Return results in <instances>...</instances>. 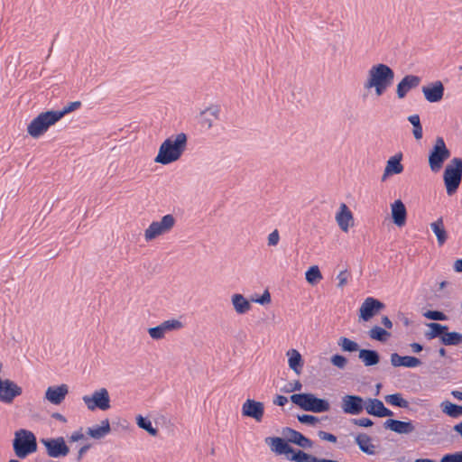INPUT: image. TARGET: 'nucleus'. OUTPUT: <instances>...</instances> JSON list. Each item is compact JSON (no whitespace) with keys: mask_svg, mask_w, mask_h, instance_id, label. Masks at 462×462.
Masks as SVG:
<instances>
[{"mask_svg":"<svg viewBox=\"0 0 462 462\" xmlns=\"http://www.w3.org/2000/svg\"><path fill=\"white\" fill-rule=\"evenodd\" d=\"M355 442L362 453L366 456H377L380 446L374 444L373 439L366 433H359L355 437Z\"/></svg>","mask_w":462,"mask_h":462,"instance_id":"6ab92c4d","label":"nucleus"},{"mask_svg":"<svg viewBox=\"0 0 462 462\" xmlns=\"http://www.w3.org/2000/svg\"><path fill=\"white\" fill-rule=\"evenodd\" d=\"M453 430L462 439V421L453 426Z\"/></svg>","mask_w":462,"mask_h":462,"instance_id":"e2e57ef3","label":"nucleus"},{"mask_svg":"<svg viewBox=\"0 0 462 462\" xmlns=\"http://www.w3.org/2000/svg\"><path fill=\"white\" fill-rule=\"evenodd\" d=\"M338 345L341 346L343 351L346 352H356L359 347L356 342L344 337L339 338Z\"/></svg>","mask_w":462,"mask_h":462,"instance_id":"37998d69","label":"nucleus"},{"mask_svg":"<svg viewBox=\"0 0 462 462\" xmlns=\"http://www.w3.org/2000/svg\"><path fill=\"white\" fill-rule=\"evenodd\" d=\"M315 456L305 453L301 450H298L297 452H292L291 457H288V458L294 462H313Z\"/></svg>","mask_w":462,"mask_h":462,"instance_id":"c03bdc74","label":"nucleus"},{"mask_svg":"<svg viewBox=\"0 0 462 462\" xmlns=\"http://www.w3.org/2000/svg\"><path fill=\"white\" fill-rule=\"evenodd\" d=\"M364 409L369 415L379 418L392 417L393 411L387 409L382 401L375 398H368L365 400Z\"/></svg>","mask_w":462,"mask_h":462,"instance_id":"aec40b11","label":"nucleus"},{"mask_svg":"<svg viewBox=\"0 0 462 462\" xmlns=\"http://www.w3.org/2000/svg\"><path fill=\"white\" fill-rule=\"evenodd\" d=\"M349 280V273L346 270L340 271L337 275V288L343 291Z\"/></svg>","mask_w":462,"mask_h":462,"instance_id":"a18cd8bd","label":"nucleus"},{"mask_svg":"<svg viewBox=\"0 0 462 462\" xmlns=\"http://www.w3.org/2000/svg\"><path fill=\"white\" fill-rule=\"evenodd\" d=\"M183 327L184 325L180 319H170L155 327L149 328L147 332L152 340L159 341L164 339L168 333L179 331Z\"/></svg>","mask_w":462,"mask_h":462,"instance_id":"9b49d317","label":"nucleus"},{"mask_svg":"<svg viewBox=\"0 0 462 462\" xmlns=\"http://www.w3.org/2000/svg\"><path fill=\"white\" fill-rule=\"evenodd\" d=\"M424 317L431 320L443 321L447 319V316L439 310H428L424 313Z\"/></svg>","mask_w":462,"mask_h":462,"instance_id":"8fccbe9b","label":"nucleus"},{"mask_svg":"<svg viewBox=\"0 0 462 462\" xmlns=\"http://www.w3.org/2000/svg\"><path fill=\"white\" fill-rule=\"evenodd\" d=\"M384 307V304L377 299L373 297L365 299L358 310V321H370L374 316L379 314Z\"/></svg>","mask_w":462,"mask_h":462,"instance_id":"ddd939ff","label":"nucleus"},{"mask_svg":"<svg viewBox=\"0 0 462 462\" xmlns=\"http://www.w3.org/2000/svg\"><path fill=\"white\" fill-rule=\"evenodd\" d=\"M394 80V71L387 64L374 63L366 72L363 81V99L370 96L380 97L386 93Z\"/></svg>","mask_w":462,"mask_h":462,"instance_id":"f257e3e1","label":"nucleus"},{"mask_svg":"<svg viewBox=\"0 0 462 462\" xmlns=\"http://www.w3.org/2000/svg\"><path fill=\"white\" fill-rule=\"evenodd\" d=\"M85 439V434L82 432L81 430H75L71 433V435L69 438V442H79Z\"/></svg>","mask_w":462,"mask_h":462,"instance_id":"5fc2aeb1","label":"nucleus"},{"mask_svg":"<svg viewBox=\"0 0 462 462\" xmlns=\"http://www.w3.org/2000/svg\"><path fill=\"white\" fill-rule=\"evenodd\" d=\"M188 136L178 133L166 138L159 146L153 162L161 165H169L178 162L187 148Z\"/></svg>","mask_w":462,"mask_h":462,"instance_id":"f03ea898","label":"nucleus"},{"mask_svg":"<svg viewBox=\"0 0 462 462\" xmlns=\"http://www.w3.org/2000/svg\"><path fill=\"white\" fill-rule=\"evenodd\" d=\"M288 402L287 397L283 395H277L273 400V403L278 406H284Z\"/></svg>","mask_w":462,"mask_h":462,"instance_id":"13d9d810","label":"nucleus"},{"mask_svg":"<svg viewBox=\"0 0 462 462\" xmlns=\"http://www.w3.org/2000/svg\"><path fill=\"white\" fill-rule=\"evenodd\" d=\"M135 422L140 429L145 430L150 436L156 437L158 435V429L153 427L152 420L149 418L139 414L135 417Z\"/></svg>","mask_w":462,"mask_h":462,"instance_id":"72a5a7b5","label":"nucleus"},{"mask_svg":"<svg viewBox=\"0 0 462 462\" xmlns=\"http://www.w3.org/2000/svg\"><path fill=\"white\" fill-rule=\"evenodd\" d=\"M431 231L437 237V242L439 246L443 245L448 239V232L445 228L442 217H439L430 225Z\"/></svg>","mask_w":462,"mask_h":462,"instance_id":"2f4dec72","label":"nucleus"},{"mask_svg":"<svg viewBox=\"0 0 462 462\" xmlns=\"http://www.w3.org/2000/svg\"><path fill=\"white\" fill-rule=\"evenodd\" d=\"M220 106L217 104H210L199 113L198 118L200 125L205 129H211L214 122L219 119Z\"/></svg>","mask_w":462,"mask_h":462,"instance_id":"f3484780","label":"nucleus"},{"mask_svg":"<svg viewBox=\"0 0 462 462\" xmlns=\"http://www.w3.org/2000/svg\"><path fill=\"white\" fill-rule=\"evenodd\" d=\"M298 420L308 425H316L319 422V419L317 417L310 414L299 415Z\"/></svg>","mask_w":462,"mask_h":462,"instance_id":"3c124183","label":"nucleus"},{"mask_svg":"<svg viewBox=\"0 0 462 462\" xmlns=\"http://www.w3.org/2000/svg\"><path fill=\"white\" fill-rule=\"evenodd\" d=\"M425 99L430 103L439 102L444 95V86L441 81H435L432 84L422 87L421 89Z\"/></svg>","mask_w":462,"mask_h":462,"instance_id":"393cba45","label":"nucleus"},{"mask_svg":"<svg viewBox=\"0 0 462 462\" xmlns=\"http://www.w3.org/2000/svg\"><path fill=\"white\" fill-rule=\"evenodd\" d=\"M409 122L413 125L412 134L416 140L422 138V127L418 115H412L408 117Z\"/></svg>","mask_w":462,"mask_h":462,"instance_id":"79ce46f5","label":"nucleus"},{"mask_svg":"<svg viewBox=\"0 0 462 462\" xmlns=\"http://www.w3.org/2000/svg\"><path fill=\"white\" fill-rule=\"evenodd\" d=\"M68 393L69 387L67 384L50 386L45 391L44 399L51 404L59 405L64 401Z\"/></svg>","mask_w":462,"mask_h":462,"instance_id":"5701e85b","label":"nucleus"},{"mask_svg":"<svg viewBox=\"0 0 462 462\" xmlns=\"http://www.w3.org/2000/svg\"><path fill=\"white\" fill-rule=\"evenodd\" d=\"M330 363L338 369H345L347 359L341 355H334L330 357Z\"/></svg>","mask_w":462,"mask_h":462,"instance_id":"49530a36","label":"nucleus"},{"mask_svg":"<svg viewBox=\"0 0 462 462\" xmlns=\"http://www.w3.org/2000/svg\"><path fill=\"white\" fill-rule=\"evenodd\" d=\"M402 154L401 152L391 156L385 164L382 180H387L389 177L396 174H401L403 171V165L402 164Z\"/></svg>","mask_w":462,"mask_h":462,"instance_id":"b1692460","label":"nucleus"},{"mask_svg":"<svg viewBox=\"0 0 462 462\" xmlns=\"http://www.w3.org/2000/svg\"><path fill=\"white\" fill-rule=\"evenodd\" d=\"M111 430L110 423L107 419L103 420L100 424L88 428L87 435L94 439H101Z\"/></svg>","mask_w":462,"mask_h":462,"instance_id":"7c9ffc66","label":"nucleus"},{"mask_svg":"<svg viewBox=\"0 0 462 462\" xmlns=\"http://www.w3.org/2000/svg\"><path fill=\"white\" fill-rule=\"evenodd\" d=\"M411 347L414 353H419L422 350V346L419 343H412L411 344Z\"/></svg>","mask_w":462,"mask_h":462,"instance_id":"69168bd1","label":"nucleus"},{"mask_svg":"<svg viewBox=\"0 0 462 462\" xmlns=\"http://www.w3.org/2000/svg\"><path fill=\"white\" fill-rule=\"evenodd\" d=\"M440 342L445 346H457L462 343V333L448 332L446 330L441 337Z\"/></svg>","mask_w":462,"mask_h":462,"instance_id":"e433bc0d","label":"nucleus"},{"mask_svg":"<svg viewBox=\"0 0 462 462\" xmlns=\"http://www.w3.org/2000/svg\"><path fill=\"white\" fill-rule=\"evenodd\" d=\"M288 368L296 375H300L304 367V359L296 348H289L285 352Z\"/></svg>","mask_w":462,"mask_h":462,"instance_id":"412c9836","label":"nucleus"},{"mask_svg":"<svg viewBox=\"0 0 462 462\" xmlns=\"http://www.w3.org/2000/svg\"><path fill=\"white\" fill-rule=\"evenodd\" d=\"M52 418L56 419L57 420H60L62 423L67 422V419L60 412H54L51 415Z\"/></svg>","mask_w":462,"mask_h":462,"instance_id":"680f3d73","label":"nucleus"},{"mask_svg":"<svg viewBox=\"0 0 462 462\" xmlns=\"http://www.w3.org/2000/svg\"><path fill=\"white\" fill-rule=\"evenodd\" d=\"M390 361L391 365L394 367L403 366L408 368H414L420 365L421 364L420 360L417 357L411 356H402L396 353L391 355Z\"/></svg>","mask_w":462,"mask_h":462,"instance_id":"c756f323","label":"nucleus"},{"mask_svg":"<svg viewBox=\"0 0 462 462\" xmlns=\"http://www.w3.org/2000/svg\"><path fill=\"white\" fill-rule=\"evenodd\" d=\"M302 389V383L299 380H294L288 384L284 390L286 393L297 392Z\"/></svg>","mask_w":462,"mask_h":462,"instance_id":"864d4df0","label":"nucleus"},{"mask_svg":"<svg viewBox=\"0 0 462 462\" xmlns=\"http://www.w3.org/2000/svg\"><path fill=\"white\" fill-rule=\"evenodd\" d=\"M337 226L343 234H348L356 226V218L350 208L344 202L338 204L334 213Z\"/></svg>","mask_w":462,"mask_h":462,"instance_id":"9d476101","label":"nucleus"},{"mask_svg":"<svg viewBox=\"0 0 462 462\" xmlns=\"http://www.w3.org/2000/svg\"><path fill=\"white\" fill-rule=\"evenodd\" d=\"M420 79L419 77L414 75L405 76L396 87V94L398 98H403L406 94L412 88L419 86Z\"/></svg>","mask_w":462,"mask_h":462,"instance_id":"cd10ccee","label":"nucleus"},{"mask_svg":"<svg viewBox=\"0 0 462 462\" xmlns=\"http://www.w3.org/2000/svg\"><path fill=\"white\" fill-rule=\"evenodd\" d=\"M252 302L259 305H269L272 302V296L268 290H264L260 297L253 298Z\"/></svg>","mask_w":462,"mask_h":462,"instance_id":"de8ad7c7","label":"nucleus"},{"mask_svg":"<svg viewBox=\"0 0 462 462\" xmlns=\"http://www.w3.org/2000/svg\"><path fill=\"white\" fill-rule=\"evenodd\" d=\"M280 242V234L277 229H274L268 235L267 245L269 246H276Z\"/></svg>","mask_w":462,"mask_h":462,"instance_id":"603ef678","label":"nucleus"},{"mask_svg":"<svg viewBox=\"0 0 462 462\" xmlns=\"http://www.w3.org/2000/svg\"><path fill=\"white\" fill-rule=\"evenodd\" d=\"M305 279L310 285L316 286L323 279L319 267L318 265L309 267L305 272Z\"/></svg>","mask_w":462,"mask_h":462,"instance_id":"c9c22d12","label":"nucleus"},{"mask_svg":"<svg viewBox=\"0 0 462 462\" xmlns=\"http://www.w3.org/2000/svg\"><path fill=\"white\" fill-rule=\"evenodd\" d=\"M81 106L79 101H73L68 103L64 106L60 110H54V114L56 115L59 121L63 118L66 115L77 110Z\"/></svg>","mask_w":462,"mask_h":462,"instance_id":"ea45409f","label":"nucleus"},{"mask_svg":"<svg viewBox=\"0 0 462 462\" xmlns=\"http://www.w3.org/2000/svg\"><path fill=\"white\" fill-rule=\"evenodd\" d=\"M451 394L454 398L462 401V392L454 390L451 392Z\"/></svg>","mask_w":462,"mask_h":462,"instance_id":"338daca9","label":"nucleus"},{"mask_svg":"<svg viewBox=\"0 0 462 462\" xmlns=\"http://www.w3.org/2000/svg\"><path fill=\"white\" fill-rule=\"evenodd\" d=\"M319 437L322 440L329 441V442H332V443L337 442V437L335 435H333L331 433H328V432H326V431H319Z\"/></svg>","mask_w":462,"mask_h":462,"instance_id":"6e6d98bb","label":"nucleus"},{"mask_svg":"<svg viewBox=\"0 0 462 462\" xmlns=\"http://www.w3.org/2000/svg\"><path fill=\"white\" fill-rule=\"evenodd\" d=\"M58 122L59 119L54 114V110L41 112L27 125V134L32 139H39Z\"/></svg>","mask_w":462,"mask_h":462,"instance_id":"7ed1b4c3","label":"nucleus"},{"mask_svg":"<svg viewBox=\"0 0 462 462\" xmlns=\"http://www.w3.org/2000/svg\"><path fill=\"white\" fill-rule=\"evenodd\" d=\"M291 401L300 409L312 412H325L330 409L328 401L316 397L313 393H294Z\"/></svg>","mask_w":462,"mask_h":462,"instance_id":"0eeeda50","label":"nucleus"},{"mask_svg":"<svg viewBox=\"0 0 462 462\" xmlns=\"http://www.w3.org/2000/svg\"><path fill=\"white\" fill-rule=\"evenodd\" d=\"M23 389L15 382L4 379L0 382V402L11 404L14 399L21 396Z\"/></svg>","mask_w":462,"mask_h":462,"instance_id":"2eb2a0df","label":"nucleus"},{"mask_svg":"<svg viewBox=\"0 0 462 462\" xmlns=\"http://www.w3.org/2000/svg\"><path fill=\"white\" fill-rule=\"evenodd\" d=\"M391 219L393 225L399 228L407 223V208L401 199H395L390 204Z\"/></svg>","mask_w":462,"mask_h":462,"instance_id":"a211bd4d","label":"nucleus"},{"mask_svg":"<svg viewBox=\"0 0 462 462\" xmlns=\"http://www.w3.org/2000/svg\"><path fill=\"white\" fill-rule=\"evenodd\" d=\"M354 423L360 427L368 428L373 425V421L368 418H361L354 420Z\"/></svg>","mask_w":462,"mask_h":462,"instance_id":"4d7b16f0","label":"nucleus"},{"mask_svg":"<svg viewBox=\"0 0 462 462\" xmlns=\"http://www.w3.org/2000/svg\"><path fill=\"white\" fill-rule=\"evenodd\" d=\"M176 225V218L171 214L162 216L159 220L152 221L143 230V239L150 243L169 234Z\"/></svg>","mask_w":462,"mask_h":462,"instance_id":"39448f33","label":"nucleus"},{"mask_svg":"<svg viewBox=\"0 0 462 462\" xmlns=\"http://www.w3.org/2000/svg\"><path fill=\"white\" fill-rule=\"evenodd\" d=\"M381 322L384 326V328L388 329H391L393 328V322L387 316L382 317Z\"/></svg>","mask_w":462,"mask_h":462,"instance_id":"052dcab7","label":"nucleus"},{"mask_svg":"<svg viewBox=\"0 0 462 462\" xmlns=\"http://www.w3.org/2000/svg\"><path fill=\"white\" fill-rule=\"evenodd\" d=\"M271 450L277 455H290L293 452V448L288 444L284 439L280 437H271L265 439Z\"/></svg>","mask_w":462,"mask_h":462,"instance_id":"bb28decb","label":"nucleus"},{"mask_svg":"<svg viewBox=\"0 0 462 462\" xmlns=\"http://www.w3.org/2000/svg\"><path fill=\"white\" fill-rule=\"evenodd\" d=\"M46 454L51 458L65 457L69 454V448L63 437L42 439Z\"/></svg>","mask_w":462,"mask_h":462,"instance_id":"f8f14e48","label":"nucleus"},{"mask_svg":"<svg viewBox=\"0 0 462 462\" xmlns=\"http://www.w3.org/2000/svg\"><path fill=\"white\" fill-rule=\"evenodd\" d=\"M282 434L288 442L293 443L302 448H311L313 446L310 439L291 428L284 429Z\"/></svg>","mask_w":462,"mask_h":462,"instance_id":"a878e982","label":"nucleus"},{"mask_svg":"<svg viewBox=\"0 0 462 462\" xmlns=\"http://www.w3.org/2000/svg\"><path fill=\"white\" fill-rule=\"evenodd\" d=\"M82 402L87 409L91 411L97 409L106 411L111 407L109 393L104 387L94 391L91 394L84 395Z\"/></svg>","mask_w":462,"mask_h":462,"instance_id":"1a4fd4ad","label":"nucleus"},{"mask_svg":"<svg viewBox=\"0 0 462 462\" xmlns=\"http://www.w3.org/2000/svg\"><path fill=\"white\" fill-rule=\"evenodd\" d=\"M365 400L358 395L346 394L341 398V409L344 413L358 415L364 410Z\"/></svg>","mask_w":462,"mask_h":462,"instance_id":"dca6fc26","label":"nucleus"},{"mask_svg":"<svg viewBox=\"0 0 462 462\" xmlns=\"http://www.w3.org/2000/svg\"><path fill=\"white\" fill-rule=\"evenodd\" d=\"M440 409L443 413L451 418H458L462 416V406L452 403L449 401H443L440 403Z\"/></svg>","mask_w":462,"mask_h":462,"instance_id":"f704fd0d","label":"nucleus"},{"mask_svg":"<svg viewBox=\"0 0 462 462\" xmlns=\"http://www.w3.org/2000/svg\"><path fill=\"white\" fill-rule=\"evenodd\" d=\"M13 448L15 456L19 458H24L36 452L37 440L35 435L25 429L16 430L13 439Z\"/></svg>","mask_w":462,"mask_h":462,"instance_id":"20e7f679","label":"nucleus"},{"mask_svg":"<svg viewBox=\"0 0 462 462\" xmlns=\"http://www.w3.org/2000/svg\"><path fill=\"white\" fill-rule=\"evenodd\" d=\"M371 339L385 342L391 337V333L386 329L379 327L374 326L368 332Z\"/></svg>","mask_w":462,"mask_h":462,"instance_id":"58836bf2","label":"nucleus"},{"mask_svg":"<svg viewBox=\"0 0 462 462\" xmlns=\"http://www.w3.org/2000/svg\"><path fill=\"white\" fill-rule=\"evenodd\" d=\"M88 448H89V446L85 445L79 449L78 456H77L78 461H80L82 459L83 456L85 455V453L88 451Z\"/></svg>","mask_w":462,"mask_h":462,"instance_id":"bf43d9fd","label":"nucleus"},{"mask_svg":"<svg viewBox=\"0 0 462 462\" xmlns=\"http://www.w3.org/2000/svg\"><path fill=\"white\" fill-rule=\"evenodd\" d=\"M462 180V160L458 157L453 158L446 166L443 172V180L447 194H455Z\"/></svg>","mask_w":462,"mask_h":462,"instance_id":"423d86ee","label":"nucleus"},{"mask_svg":"<svg viewBox=\"0 0 462 462\" xmlns=\"http://www.w3.org/2000/svg\"><path fill=\"white\" fill-rule=\"evenodd\" d=\"M439 462H462V450L444 455Z\"/></svg>","mask_w":462,"mask_h":462,"instance_id":"09e8293b","label":"nucleus"},{"mask_svg":"<svg viewBox=\"0 0 462 462\" xmlns=\"http://www.w3.org/2000/svg\"><path fill=\"white\" fill-rule=\"evenodd\" d=\"M358 357L365 366L375 365L380 361L379 355L374 350L360 349Z\"/></svg>","mask_w":462,"mask_h":462,"instance_id":"473e14b6","label":"nucleus"},{"mask_svg":"<svg viewBox=\"0 0 462 462\" xmlns=\"http://www.w3.org/2000/svg\"><path fill=\"white\" fill-rule=\"evenodd\" d=\"M230 302L233 310L238 316L245 315L253 309L252 300H248L243 294L238 292L231 294Z\"/></svg>","mask_w":462,"mask_h":462,"instance_id":"4be33fe9","label":"nucleus"},{"mask_svg":"<svg viewBox=\"0 0 462 462\" xmlns=\"http://www.w3.org/2000/svg\"><path fill=\"white\" fill-rule=\"evenodd\" d=\"M429 330L426 332V337L429 339H432L435 337H439L441 339V337L443 336V333L448 330V327L446 325H442L439 323H429L428 325Z\"/></svg>","mask_w":462,"mask_h":462,"instance_id":"4c0bfd02","label":"nucleus"},{"mask_svg":"<svg viewBox=\"0 0 462 462\" xmlns=\"http://www.w3.org/2000/svg\"><path fill=\"white\" fill-rule=\"evenodd\" d=\"M383 426L385 429L398 434H411L415 430V426L411 421H402L393 419L387 420Z\"/></svg>","mask_w":462,"mask_h":462,"instance_id":"c85d7f7f","label":"nucleus"},{"mask_svg":"<svg viewBox=\"0 0 462 462\" xmlns=\"http://www.w3.org/2000/svg\"><path fill=\"white\" fill-rule=\"evenodd\" d=\"M313 462H338V461L332 460V459H326V458H318L317 457H315Z\"/></svg>","mask_w":462,"mask_h":462,"instance_id":"774afa93","label":"nucleus"},{"mask_svg":"<svg viewBox=\"0 0 462 462\" xmlns=\"http://www.w3.org/2000/svg\"><path fill=\"white\" fill-rule=\"evenodd\" d=\"M241 414L245 418H250L256 422H261L264 416V403L248 398L242 403Z\"/></svg>","mask_w":462,"mask_h":462,"instance_id":"4468645a","label":"nucleus"},{"mask_svg":"<svg viewBox=\"0 0 462 462\" xmlns=\"http://www.w3.org/2000/svg\"><path fill=\"white\" fill-rule=\"evenodd\" d=\"M384 399L387 403L401 408H407L409 404L401 393L389 394L386 395Z\"/></svg>","mask_w":462,"mask_h":462,"instance_id":"a19ab883","label":"nucleus"},{"mask_svg":"<svg viewBox=\"0 0 462 462\" xmlns=\"http://www.w3.org/2000/svg\"><path fill=\"white\" fill-rule=\"evenodd\" d=\"M454 270L457 273H462V259H458L454 263Z\"/></svg>","mask_w":462,"mask_h":462,"instance_id":"0e129e2a","label":"nucleus"},{"mask_svg":"<svg viewBox=\"0 0 462 462\" xmlns=\"http://www.w3.org/2000/svg\"><path fill=\"white\" fill-rule=\"evenodd\" d=\"M450 157V151L448 149L444 140L438 137L429 152V166L431 171L439 172L443 163Z\"/></svg>","mask_w":462,"mask_h":462,"instance_id":"6e6552de","label":"nucleus"}]
</instances>
